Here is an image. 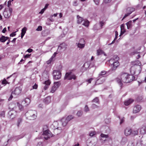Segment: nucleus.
<instances>
[{
    "label": "nucleus",
    "mask_w": 146,
    "mask_h": 146,
    "mask_svg": "<svg viewBox=\"0 0 146 146\" xmlns=\"http://www.w3.org/2000/svg\"><path fill=\"white\" fill-rule=\"evenodd\" d=\"M31 100L29 98H27L25 99L22 102V104L25 106H27L30 103Z\"/></svg>",
    "instance_id": "nucleus-14"
},
{
    "label": "nucleus",
    "mask_w": 146,
    "mask_h": 146,
    "mask_svg": "<svg viewBox=\"0 0 146 146\" xmlns=\"http://www.w3.org/2000/svg\"><path fill=\"white\" fill-rule=\"evenodd\" d=\"M45 10L43 8L40 11V12L39 13L41 14H43L44 13V11H45Z\"/></svg>",
    "instance_id": "nucleus-63"
},
{
    "label": "nucleus",
    "mask_w": 146,
    "mask_h": 146,
    "mask_svg": "<svg viewBox=\"0 0 146 146\" xmlns=\"http://www.w3.org/2000/svg\"><path fill=\"white\" fill-rule=\"evenodd\" d=\"M124 25H121V35H122L125 32V30L124 29Z\"/></svg>",
    "instance_id": "nucleus-28"
},
{
    "label": "nucleus",
    "mask_w": 146,
    "mask_h": 146,
    "mask_svg": "<svg viewBox=\"0 0 146 146\" xmlns=\"http://www.w3.org/2000/svg\"><path fill=\"white\" fill-rule=\"evenodd\" d=\"M22 118H19L18 119L17 123V125L19 127L20 124L22 122Z\"/></svg>",
    "instance_id": "nucleus-35"
},
{
    "label": "nucleus",
    "mask_w": 146,
    "mask_h": 146,
    "mask_svg": "<svg viewBox=\"0 0 146 146\" xmlns=\"http://www.w3.org/2000/svg\"><path fill=\"white\" fill-rule=\"evenodd\" d=\"M98 25V24H96L95 25H94L93 27V29L94 30H97L99 29H100V28H98L97 27Z\"/></svg>",
    "instance_id": "nucleus-42"
},
{
    "label": "nucleus",
    "mask_w": 146,
    "mask_h": 146,
    "mask_svg": "<svg viewBox=\"0 0 146 146\" xmlns=\"http://www.w3.org/2000/svg\"><path fill=\"white\" fill-rule=\"evenodd\" d=\"M135 79V77L132 74H129L126 73H122L121 75L120 78H117L116 80L119 85L121 87L123 85L122 82L128 83Z\"/></svg>",
    "instance_id": "nucleus-1"
},
{
    "label": "nucleus",
    "mask_w": 146,
    "mask_h": 146,
    "mask_svg": "<svg viewBox=\"0 0 146 146\" xmlns=\"http://www.w3.org/2000/svg\"><path fill=\"white\" fill-rule=\"evenodd\" d=\"M93 1L96 5H98L99 4L100 0H93Z\"/></svg>",
    "instance_id": "nucleus-44"
},
{
    "label": "nucleus",
    "mask_w": 146,
    "mask_h": 146,
    "mask_svg": "<svg viewBox=\"0 0 146 146\" xmlns=\"http://www.w3.org/2000/svg\"><path fill=\"white\" fill-rule=\"evenodd\" d=\"M17 105L20 110H22L23 109V106L19 102L17 103Z\"/></svg>",
    "instance_id": "nucleus-34"
},
{
    "label": "nucleus",
    "mask_w": 146,
    "mask_h": 146,
    "mask_svg": "<svg viewBox=\"0 0 146 146\" xmlns=\"http://www.w3.org/2000/svg\"><path fill=\"white\" fill-rule=\"evenodd\" d=\"M124 121V117H123L120 120V124H121Z\"/></svg>",
    "instance_id": "nucleus-61"
},
{
    "label": "nucleus",
    "mask_w": 146,
    "mask_h": 146,
    "mask_svg": "<svg viewBox=\"0 0 146 146\" xmlns=\"http://www.w3.org/2000/svg\"><path fill=\"white\" fill-rule=\"evenodd\" d=\"M13 94H13V92H12L11 94V95L10 97L8 99V100L9 101L11 100V99H12V98H13V96L12 95H13Z\"/></svg>",
    "instance_id": "nucleus-56"
},
{
    "label": "nucleus",
    "mask_w": 146,
    "mask_h": 146,
    "mask_svg": "<svg viewBox=\"0 0 146 146\" xmlns=\"http://www.w3.org/2000/svg\"><path fill=\"white\" fill-rule=\"evenodd\" d=\"M126 25L127 27V28L128 29H130L131 27V22L130 21L127 23Z\"/></svg>",
    "instance_id": "nucleus-33"
},
{
    "label": "nucleus",
    "mask_w": 146,
    "mask_h": 146,
    "mask_svg": "<svg viewBox=\"0 0 146 146\" xmlns=\"http://www.w3.org/2000/svg\"><path fill=\"white\" fill-rule=\"evenodd\" d=\"M24 135H21L19 136H17L15 137V138L17 139V140H18L21 138H22L24 137Z\"/></svg>",
    "instance_id": "nucleus-43"
},
{
    "label": "nucleus",
    "mask_w": 146,
    "mask_h": 146,
    "mask_svg": "<svg viewBox=\"0 0 146 146\" xmlns=\"http://www.w3.org/2000/svg\"><path fill=\"white\" fill-rule=\"evenodd\" d=\"M77 18L78 19V23H81L83 22V21H84L83 18L82 17H81L78 15L77 16Z\"/></svg>",
    "instance_id": "nucleus-22"
},
{
    "label": "nucleus",
    "mask_w": 146,
    "mask_h": 146,
    "mask_svg": "<svg viewBox=\"0 0 146 146\" xmlns=\"http://www.w3.org/2000/svg\"><path fill=\"white\" fill-rule=\"evenodd\" d=\"M38 87V85L36 83L35 84V85L33 86V88L34 89H37Z\"/></svg>",
    "instance_id": "nucleus-62"
},
{
    "label": "nucleus",
    "mask_w": 146,
    "mask_h": 146,
    "mask_svg": "<svg viewBox=\"0 0 146 146\" xmlns=\"http://www.w3.org/2000/svg\"><path fill=\"white\" fill-rule=\"evenodd\" d=\"M115 37L114 38L115 40H116L117 37V36L118 35V33L117 31H115Z\"/></svg>",
    "instance_id": "nucleus-53"
},
{
    "label": "nucleus",
    "mask_w": 146,
    "mask_h": 146,
    "mask_svg": "<svg viewBox=\"0 0 146 146\" xmlns=\"http://www.w3.org/2000/svg\"><path fill=\"white\" fill-rule=\"evenodd\" d=\"M7 82L6 80L5 79H4V80H3L2 82L1 83V84H3L6 85V84L7 83Z\"/></svg>",
    "instance_id": "nucleus-50"
},
{
    "label": "nucleus",
    "mask_w": 146,
    "mask_h": 146,
    "mask_svg": "<svg viewBox=\"0 0 146 146\" xmlns=\"http://www.w3.org/2000/svg\"><path fill=\"white\" fill-rule=\"evenodd\" d=\"M51 101V97L50 96H48L45 98L43 100L45 104H48L50 103Z\"/></svg>",
    "instance_id": "nucleus-18"
},
{
    "label": "nucleus",
    "mask_w": 146,
    "mask_h": 146,
    "mask_svg": "<svg viewBox=\"0 0 146 146\" xmlns=\"http://www.w3.org/2000/svg\"><path fill=\"white\" fill-rule=\"evenodd\" d=\"M27 30V29L26 27H24L22 29L21 33L25 34L26 33Z\"/></svg>",
    "instance_id": "nucleus-36"
},
{
    "label": "nucleus",
    "mask_w": 146,
    "mask_h": 146,
    "mask_svg": "<svg viewBox=\"0 0 146 146\" xmlns=\"http://www.w3.org/2000/svg\"><path fill=\"white\" fill-rule=\"evenodd\" d=\"M127 141V139L126 137H123L122 138L121 141V143L122 145L124 144Z\"/></svg>",
    "instance_id": "nucleus-30"
},
{
    "label": "nucleus",
    "mask_w": 146,
    "mask_h": 146,
    "mask_svg": "<svg viewBox=\"0 0 146 146\" xmlns=\"http://www.w3.org/2000/svg\"><path fill=\"white\" fill-rule=\"evenodd\" d=\"M73 118L72 115L68 116L66 118L63 117L61 120L62 125L63 126L66 125L68 122Z\"/></svg>",
    "instance_id": "nucleus-5"
},
{
    "label": "nucleus",
    "mask_w": 146,
    "mask_h": 146,
    "mask_svg": "<svg viewBox=\"0 0 146 146\" xmlns=\"http://www.w3.org/2000/svg\"><path fill=\"white\" fill-rule=\"evenodd\" d=\"M136 117V115H132L131 116L130 119L131 120H133Z\"/></svg>",
    "instance_id": "nucleus-60"
},
{
    "label": "nucleus",
    "mask_w": 146,
    "mask_h": 146,
    "mask_svg": "<svg viewBox=\"0 0 146 146\" xmlns=\"http://www.w3.org/2000/svg\"><path fill=\"white\" fill-rule=\"evenodd\" d=\"M135 9L132 7H129L127 9V11L129 13H130V14L135 11Z\"/></svg>",
    "instance_id": "nucleus-20"
},
{
    "label": "nucleus",
    "mask_w": 146,
    "mask_h": 146,
    "mask_svg": "<svg viewBox=\"0 0 146 146\" xmlns=\"http://www.w3.org/2000/svg\"><path fill=\"white\" fill-rule=\"evenodd\" d=\"M57 89V88L53 86L52 87L51 92L52 93H54Z\"/></svg>",
    "instance_id": "nucleus-38"
},
{
    "label": "nucleus",
    "mask_w": 146,
    "mask_h": 146,
    "mask_svg": "<svg viewBox=\"0 0 146 146\" xmlns=\"http://www.w3.org/2000/svg\"><path fill=\"white\" fill-rule=\"evenodd\" d=\"M127 146H134V145L131 142H129Z\"/></svg>",
    "instance_id": "nucleus-64"
},
{
    "label": "nucleus",
    "mask_w": 146,
    "mask_h": 146,
    "mask_svg": "<svg viewBox=\"0 0 146 146\" xmlns=\"http://www.w3.org/2000/svg\"><path fill=\"white\" fill-rule=\"evenodd\" d=\"M9 38L7 36L2 35L0 38V41L2 42H4L8 39Z\"/></svg>",
    "instance_id": "nucleus-17"
},
{
    "label": "nucleus",
    "mask_w": 146,
    "mask_h": 146,
    "mask_svg": "<svg viewBox=\"0 0 146 146\" xmlns=\"http://www.w3.org/2000/svg\"><path fill=\"white\" fill-rule=\"evenodd\" d=\"M82 114V112L81 111H78L77 113V115L78 116H81Z\"/></svg>",
    "instance_id": "nucleus-51"
},
{
    "label": "nucleus",
    "mask_w": 146,
    "mask_h": 146,
    "mask_svg": "<svg viewBox=\"0 0 146 146\" xmlns=\"http://www.w3.org/2000/svg\"><path fill=\"white\" fill-rule=\"evenodd\" d=\"M44 127L43 128V131L42 134V137H43L45 139L47 140L50 137L52 136V135L50 131L48 130H44Z\"/></svg>",
    "instance_id": "nucleus-4"
},
{
    "label": "nucleus",
    "mask_w": 146,
    "mask_h": 146,
    "mask_svg": "<svg viewBox=\"0 0 146 146\" xmlns=\"http://www.w3.org/2000/svg\"><path fill=\"white\" fill-rule=\"evenodd\" d=\"M130 14V13H129L127 12V13L125 14L124 15V16L123 17L122 20H123V19H124L126 17L129 15Z\"/></svg>",
    "instance_id": "nucleus-47"
},
{
    "label": "nucleus",
    "mask_w": 146,
    "mask_h": 146,
    "mask_svg": "<svg viewBox=\"0 0 146 146\" xmlns=\"http://www.w3.org/2000/svg\"><path fill=\"white\" fill-rule=\"evenodd\" d=\"M109 137V135L105 134L102 133L101 134L100 137V139L102 142H104L106 141L107 140V139Z\"/></svg>",
    "instance_id": "nucleus-10"
},
{
    "label": "nucleus",
    "mask_w": 146,
    "mask_h": 146,
    "mask_svg": "<svg viewBox=\"0 0 146 146\" xmlns=\"http://www.w3.org/2000/svg\"><path fill=\"white\" fill-rule=\"evenodd\" d=\"M67 45L65 43H63L60 44L58 46V50H60V52H63L66 50L67 47Z\"/></svg>",
    "instance_id": "nucleus-11"
},
{
    "label": "nucleus",
    "mask_w": 146,
    "mask_h": 146,
    "mask_svg": "<svg viewBox=\"0 0 146 146\" xmlns=\"http://www.w3.org/2000/svg\"><path fill=\"white\" fill-rule=\"evenodd\" d=\"M141 106L139 105H137L134 106L133 110V113H137L139 112L141 109Z\"/></svg>",
    "instance_id": "nucleus-12"
},
{
    "label": "nucleus",
    "mask_w": 146,
    "mask_h": 146,
    "mask_svg": "<svg viewBox=\"0 0 146 146\" xmlns=\"http://www.w3.org/2000/svg\"><path fill=\"white\" fill-rule=\"evenodd\" d=\"M89 22L88 21L84 20L83 21L82 24L86 27H88L89 25Z\"/></svg>",
    "instance_id": "nucleus-31"
},
{
    "label": "nucleus",
    "mask_w": 146,
    "mask_h": 146,
    "mask_svg": "<svg viewBox=\"0 0 146 146\" xmlns=\"http://www.w3.org/2000/svg\"><path fill=\"white\" fill-rule=\"evenodd\" d=\"M132 129L130 128L127 127L125 130V134L126 136L131 135Z\"/></svg>",
    "instance_id": "nucleus-15"
},
{
    "label": "nucleus",
    "mask_w": 146,
    "mask_h": 146,
    "mask_svg": "<svg viewBox=\"0 0 146 146\" xmlns=\"http://www.w3.org/2000/svg\"><path fill=\"white\" fill-rule=\"evenodd\" d=\"M90 66V63L88 62L85 63L83 66V67L84 68L86 69L88 68Z\"/></svg>",
    "instance_id": "nucleus-25"
},
{
    "label": "nucleus",
    "mask_w": 146,
    "mask_h": 146,
    "mask_svg": "<svg viewBox=\"0 0 146 146\" xmlns=\"http://www.w3.org/2000/svg\"><path fill=\"white\" fill-rule=\"evenodd\" d=\"M100 24L101 27L100 28L101 29L102 28V27L103 26V25L104 24V23L102 21H100Z\"/></svg>",
    "instance_id": "nucleus-54"
},
{
    "label": "nucleus",
    "mask_w": 146,
    "mask_h": 146,
    "mask_svg": "<svg viewBox=\"0 0 146 146\" xmlns=\"http://www.w3.org/2000/svg\"><path fill=\"white\" fill-rule=\"evenodd\" d=\"M11 0H9L8 2V4H7V7H9L11 5Z\"/></svg>",
    "instance_id": "nucleus-59"
},
{
    "label": "nucleus",
    "mask_w": 146,
    "mask_h": 146,
    "mask_svg": "<svg viewBox=\"0 0 146 146\" xmlns=\"http://www.w3.org/2000/svg\"><path fill=\"white\" fill-rule=\"evenodd\" d=\"M18 31V30H17V31H15V32L12 33H11V34H10V36L11 37H13V36H15L16 35V34L15 33L16 32H17Z\"/></svg>",
    "instance_id": "nucleus-45"
},
{
    "label": "nucleus",
    "mask_w": 146,
    "mask_h": 146,
    "mask_svg": "<svg viewBox=\"0 0 146 146\" xmlns=\"http://www.w3.org/2000/svg\"><path fill=\"white\" fill-rule=\"evenodd\" d=\"M110 61V63L111 62V63H112V67L111 68V69L110 70V71H112L115 70L119 66V62L117 61H114V60L113 59H111Z\"/></svg>",
    "instance_id": "nucleus-7"
},
{
    "label": "nucleus",
    "mask_w": 146,
    "mask_h": 146,
    "mask_svg": "<svg viewBox=\"0 0 146 146\" xmlns=\"http://www.w3.org/2000/svg\"><path fill=\"white\" fill-rule=\"evenodd\" d=\"M93 80L92 78H90V79H89L88 80H86V82H88V83H91V81Z\"/></svg>",
    "instance_id": "nucleus-57"
},
{
    "label": "nucleus",
    "mask_w": 146,
    "mask_h": 146,
    "mask_svg": "<svg viewBox=\"0 0 146 146\" xmlns=\"http://www.w3.org/2000/svg\"><path fill=\"white\" fill-rule=\"evenodd\" d=\"M18 75V73L17 72H15L13 74H12L10 76H9L7 78V79H8L9 78H10L11 77H13V79L14 80H15V79L16 78L17 76Z\"/></svg>",
    "instance_id": "nucleus-23"
},
{
    "label": "nucleus",
    "mask_w": 146,
    "mask_h": 146,
    "mask_svg": "<svg viewBox=\"0 0 146 146\" xmlns=\"http://www.w3.org/2000/svg\"><path fill=\"white\" fill-rule=\"evenodd\" d=\"M60 82H54V86L55 87H56L57 88H58L60 86Z\"/></svg>",
    "instance_id": "nucleus-32"
},
{
    "label": "nucleus",
    "mask_w": 146,
    "mask_h": 146,
    "mask_svg": "<svg viewBox=\"0 0 146 146\" xmlns=\"http://www.w3.org/2000/svg\"><path fill=\"white\" fill-rule=\"evenodd\" d=\"M76 78V76L75 75L71 72L66 73L64 77L65 79L68 80H75Z\"/></svg>",
    "instance_id": "nucleus-6"
},
{
    "label": "nucleus",
    "mask_w": 146,
    "mask_h": 146,
    "mask_svg": "<svg viewBox=\"0 0 146 146\" xmlns=\"http://www.w3.org/2000/svg\"><path fill=\"white\" fill-rule=\"evenodd\" d=\"M12 11V9L11 8H9L8 9H5L3 13L5 18H8L11 15Z\"/></svg>",
    "instance_id": "nucleus-8"
},
{
    "label": "nucleus",
    "mask_w": 146,
    "mask_h": 146,
    "mask_svg": "<svg viewBox=\"0 0 146 146\" xmlns=\"http://www.w3.org/2000/svg\"><path fill=\"white\" fill-rule=\"evenodd\" d=\"M135 69V66H132L131 67V69H130V72L132 74H136V75H137V74H136V71H134V70Z\"/></svg>",
    "instance_id": "nucleus-26"
},
{
    "label": "nucleus",
    "mask_w": 146,
    "mask_h": 146,
    "mask_svg": "<svg viewBox=\"0 0 146 146\" xmlns=\"http://www.w3.org/2000/svg\"><path fill=\"white\" fill-rule=\"evenodd\" d=\"M106 73V71L104 70L102 71L99 74L98 77V79L97 80L96 83L99 82L100 81H101V82L99 83V84L103 83L105 81L104 77V76L105 75Z\"/></svg>",
    "instance_id": "nucleus-3"
},
{
    "label": "nucleus",
    "mask_w": 146,
    "mask_h": 146,
    "mask_svg": "<svg viewBox=\"0 0 146 146\" xmlns=\"http://www.w3.org/2000/svg\"><path fill=\"white\" fill-rule=\"evenodd\" d=\"M16 113V111L14 110H10L8 113L10 118H11L12 119L15 117Z\"/></svg>",
    "instance_id": "nucleus-13"
},
{
    "label": "nucleus",
    "mask_w": 146,
    "mask_h": 146,
    "mask_svg": "<svg viewBox=\"0 0 146 146\" xmlns=\"http://www.w3.org/2000/svg\"><path fill=\"white\" fill-rule=\"evenodd\" d=\"M133 102V100L131 99H129V100L125 101L124 102V104L126 106H128Z\"/></svg>",
    "instance_id": "nucleus-21"
},
{
    "label": "nucleus",
    "mask_w": 146,
    "mask_h": 146,
    "mask_svg": "<svg viewBox=\"0 0 146 146\" xmlns=\"http://www.w3.org/2000/svg\"><path fill=\"white\" fill-rule=\"evenodd\" d=\"M84 110L85 111H89V108L87 105H86L85 107Z\"/></svg>",
    "instance_id": "nucleus-55"
},
{
    "label": "nucleus",
    "mask_w": 146,
    "mask_h": 146,
    "mask_svg": "<svg viewBox=\"0 0 146 146\" xmlns=\"http://www.w3.org/2000/svg\"><path fill=\"white\" fill-rule=\"evenodd\" d=\"M53 17V15H50V18L48 19V20L50 21L51 22H53L54 21V19L52 18Z\"/></svg>",
    "instance_id": "nucleus-40"
},
{
    "label": "nucleus",
    "mask_w": 146,
    "mask_h": 146,
    "mask_svg": "<svg viewBox=\"0 0 146 146\" xmlns=\"http://www.w3.org/2000/svg\"><path fill=\"white\" fill-rule=\"evenodd\" d=\"M56 54H57V53L56 52H55L53 54L51 58L50 59V60L48 61L47 62V63L48 64H49V63H50V62L52 61V59L53 58H54L56 56Z\"/></svg>",
    "instance_id": "nucleus-27"
},
{
    "label": "nucleus",
    "mask_w": 146,
    "mask_h": 146,
    "mask_svg": "<svg viewBox=\"0 0 146 146\" xmlns=\"http://www.w3.org/2000/svg\"><path fill=\"white\" fill-rule=\"evenodd\" d=\"M42 27L41 26H38V28L36 29V30L37 31H41L42 30Z\"/></svg>",
    "instance_id": "nucleus-48"
},
{
    "label": "nucleus",
    "mask_w": 146,
    "mask_h": 146,
    "mask_svg": "<svg viewBox=\"0 0 146 146\" xmlns=\"http://www.w3.org/2000/svg\"><path fill=\"white\" fill-rule=\"evenodd\" d=\"M140 133L144 134L146 133V125H143L140 129Z\"/></svg>",
    "instance_id": "nucleus-19"
},
{
    "label": "nucleus",
    "mask_w": 146,
    "mask_h": 146,
    "mask_svg": "<svg viewBox=\"0 0 146 146\" xmlns=\"http://www.w3.org/2000/svg\"><path fill=\"white\" fill-rule=\"evenodd\" d=\"M96 134V132L95 131H91L89 134V135L91 136H93L95 135Z\"/></svg>",
    "instance_id": "nucleus-49"
},
{
    "label": "nucleus",
    "mask_w": 146,
    "mask_h": 146,
    "mask_svg": "<svg viewBox=\"0 0 146 146\" xmlns=\"http://www.w3.org/2000/svg\"><path fill=\"white\" fill-rule=\"evenodd\" d=\"M98 98L96 97L93 100L92 102H94L97 103L98 102Z\"/></svg>",
    "instance_id": "nucleus-52"
},
{
    "label": "nucleus",
    "mask_w": 146,
    "mask_h": 146,
    "mask_svg": "<svg viewBox=\"0 0 146 146\" xmlns=\"http://www.w3.org/2000/svg\"><path fill=\"white\" fill-rule=\"evenodd\" d=\"M78 43H84L85 44V41L84 40V38H81L79 41V42Z\"/></svg>",
    "instance_id": "nucleus-39"
},
{
    "label": "nucleus",
    "mask_w": 146,
    "mask_h": 146,
    "mask_svg": "<svg viewBox=\"0 0 146 146\" xmlns=\"http://www.w3.org/2000/svg\"><path fill=\"white\" fill-rule=\"evenodd\" d=\"M25 116H27V119L29 120H34L36 119L37 116L36 112L35 110H30L25 114Z\"/></svg>",
    "instance_id": "nucleus-2"
},
{
    "label": "nucleus",
    "mask_w": 146,
    "mask_h": 146,
    "mask_svg": "<svg viewBox=\"0 0 146 146\" xmlns=\"http://www.w3.org/2000/svg\"><path fill=\"white\" fill-rule=\"evenodd\" d=\"M77 44L78 47L80 48H84L85 46V44L84 43H76Z\"/></svg>",
    "instance_id": "nucleus-24"
},
{
    "label": "nucleus",
    "mask_w": 146,
    "mask_h": 146,
    "mask_svg": "<svg viewBox=\"0 0 146 146\" xmlns=\"http://www.w3.org/2000/svg\"><path fill=\"white\" fill-rule=\"evenodd\" d=\"M0 115L1 117H4L5 116V112L4 111H2L1 112Z\"/></svg>",
    "instance_id": "nucleus-46"
},
{
    "label": "nucleus",
    "mask_w": 146,
    "mask_h": 146,
    "mask_svg": "<svg viewBox=\"0 0 146 146\" xmlns=\"http://www.w3.org/2000/svg\"><path fill=\"white\" fill-rule=\"evenodd\" d=\"M54 78L55 80L60 79L61 76V73L60 71L54 70L53 72Z\"/></svg>",
    "instance_id": "nucleus-9"
},
{
    "label": "nucleus",
    "mask_w": 146,
    "mask_h": 146,
    "mask_svg": "<svg viewBox=\"0 0 146 146\" xmlns=\"http://www.w3.org/2000/svg\"><path fill=\"white\" fill-rule=\"evenodd\" d=\"M102 53V51L100 50H97V55H100Z\"/></svg>",
    "instance_id": "nucleus-41"
},
{
    "label": "nucleus",
    "mask_w": 146,
    "mask_h": 146,
    "mask_svg": "<svg viewBox=\"0 0 146 146\" xmlns=\"http://www.w3.org/2000/svg\"><path fill=\"white\" fill-rule=\"evenodd\" d=\"M50 80H49L45 81L44 82V84H45L46 85H47L48 86L50 85Z\"/></svg>",
    "instance_id": "nucleus-37"
},
{
    "label": "nucleus",
    "mask_w": 146,
    "mask_h": 146,
    "mask_svg": "<svg viewBox=\"0 0 146 146\" xmlns=\"http://www.w3.org/2000/svg\"><path fill=\"white\" fill-rule=\"evenodd\" d=\"M21 91L22 89L20 87H17L15 89L13 93L14 94L18 95L21 93Z\"/></svg>",
    "instance_id": "nucleus-16"
},
{
    "label": "nucleus",
    "mask_w": 146,
    "mask_h": 146,
    "mask_svg": "<svg viewBox=\"0 0 146 146\" xmlns=\"http://www.w3.org/2000/svg\"><path fill=\"white\" fill-rule=\"evenodd\" d=\"M138 132L137 130H132L131 135L132 136H135L138 135Z\"/></svg>",
    "instance_id": "nucleus-29"
},
{
    "label": "nucleus",
    "mask_w": 146,
    "mask_h": 146,
    "mask_svg": "<svg viewBox=\"0 0 146 146\" xmlns=\"http://www.w3.org/2000/svg\"><path fill=\"white\" fill-rule=\"evenodd\" d=\"M68 31V29H64V30H63V33H64V34H63L64 35H65L67 33V32Z\"/></svg>",
    "instance_id": "nucleus-58"
}]
</instances>
